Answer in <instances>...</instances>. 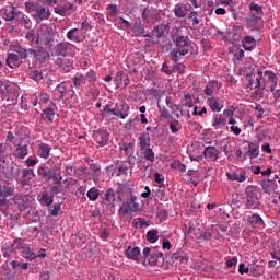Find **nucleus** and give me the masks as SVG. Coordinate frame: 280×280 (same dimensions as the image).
<instances>
[{
	"label": "nucleus",
	"instance_id": "1",
	"mask_svg": "<svg viewBox=\"0 0 280 280\" xmlns=\"http://www.w3.org/2000/svg\"><path fill=\"white\" fill-rule=\"evenodd\" d=\"M25 11L31 14L32 19L36 23H43V21H49L51 18V10L47 5L42 4L38 1L28 0L24 3Z\"/></svg>",
	"mask_w": 280,
	"mask_h": 280
},
{
	"label": "nucleus",
	"instance_id": "2",
	"mask_svg": "<svg viewBox=\"0 0 280 280\" xmlns=\"http://www.w3.org/2000/svg\"><path fill=\"white\" fill-rule=\"evenodd\" d=\"M10 51H15L23 60H27V58H35V62H39V65H45L47 62V58H49V51L47 50H36L34 48H23L21 45H11Z\"/></svg>",
	"mask_w": 280,
	"mask_h": 280
},
{
	"label": "nucleus",
	"instance_id": "3",
	"mask_svg": "<svg viewBox=\"0 0 280 280\" xmlns=\"http://www.w3.org/2000/svg\"><path fill=\"white\" fill-rule=\"evenodd\" d=\"M174 43L176 45V49L179 50L180 56H187V54H190V56H198V46L194 44L192 42H189V37L185 35H178Z\"/></svg>",
	"mask_w": 280,
	"mask_h": 280
},
{
	"label": "nucleus",
	"instance_id": "4",
	"mask_svg": "<svg viewBox=\"0 0 280 280\" xmlns=\"http://www.w3.org/2000/svg\"><path fill=\"white\" fill-rule=\"evenodd\" d=\"M245 207L246 209H259V190L255 186H247L245 190Z\"/></svg>",
	"mask_w": 280,
	"mask_h": 280
},
{
	"label": "nucleus",
	"instance_id": "5",
	"mask_svg": "<svg viewBox=\"0 0 280 280\" xmlns=\"http://www.w3.org/2000/svg\"><path fill=\"white\" fill-rule=\"evenodd\" d=\"M245 78L247 80L246 89L253 90V86H254V89H258V91L266 90V86H261V78H264L262 71H258L257 77H255V74H252V75L246 74Z\"/></svg>",
	"mask_w": 280,
	"mask_h": 280
},
{
	"label": "nucleus",
	"instance_id": "6",
	"mask_svg": "<svg viewBox=\"0 0 280 280\" xmlns=\"http://www.w3.org/2000/svg\"><path fill=\"white\" fill-rule=\"evenodd\" d=\"M12 202H14L15 207L19 211H27V207H30V195L25 194H15L11 198Z\"/></svg>",
	"mask_w": 280,
	"mask_h": 280
},
{
	"label": "nucleus",
	"instance_id": "7",
	"mask_svg": "<svg viewBox=\"0 0 280 280\" xmlns=\"http://www.w3.org/2000/svg\"><path fill=\"white\" fill-rule=\"evenodd\" d=\"M54 38H56L54 27L47 26L44 31H42V34L37 37L36 43H40L42 45H45V47H47L50 43H54Z\"/></svg>",
	"mask_w": 280,
	"mask_h": 280
},
{
	"label": "nucleus",
	"instance_id": "8",
	"mask_svg": "<svg viewBox=\"0 0 280 280\" xmlns=\"http://www.w3.org/2000/svg\"><path fill=\"white\" fill-rule=\"evenodd\" d=\"M38 176H40L44 180H58V173H56V170L49 168L45 165H42L37 170Z\"/></svg>",
	"mask_w": 280,
	"mask_h": 280
},
{
	"label": "nucleus",
	"instance_id": "9",
	"mask_svg": "<svg viewBox=\"0 0 280 280\" xmlns=\"http://www.w3.org/2000/svg\"><path fill=\"white\" fill-rule=\"evenodd\" d=\"M93 139L96 141V143H98L101 148H104V145H108L110 133L104 129H98L93 131Z\"/></svg>",
	"mask_w": 280,
	"mask_h": 280
},
{
	"label": "nucleus",
	"instance_id": "10",
	"mask_svg": "<svg viewBox=\"0 0 280 280\" xmlns=\"http://www.w3.org/2000/svg\"><path fill=\"white\" fill-rule=\"evenodd\" d=\"M139 211V203H129L128 201H125L121 203L118 215L119 218H126L128 213H137Z\"/></svg>",
	"mask_w": 280,
	"mask_h": 280
},
{
	"label": "nucleus",
	"instance_id": "11",
	"mask_svg": "<svg viewBox=\"0 0 280 280\" xmlns=\"http://www.w3.org/2000/svg\"><path fill=\"white\" fill-rule=\"evenodd\" d=\"M191 10V4L189 3H177L173 10L175 16L177 19H185V16H188L189 12Z\"/></svg>",
	"mask_w": 280,
	"mask_h": 280
},
{
	"label": "nucleus",
	"instance_id": "12",
	"mask_svg": "<svg viewBox=\"0 0 280 280\" xmlns=\"http://www.w3.org/2000/svg\"><path fill=\"white\" fill-rule=\"evenodd\" d=\"M56 67H59L60 71H63L65 73H69L73 69V60L70 58L63 57V58H57L55 60Z\"/></svg>",
	"mask_w": 280,
	"mask_h": 280
},
{
	"label": "nucleus",
	"instance_id": "13",
	"mask_svg": "<svg viewBox=\"0 0 280 280\" xmlns=\"http://www.w3.org/2000/svg\"><path fill=\"white\" fill-rule=\"evenodd\" d=\"M69 47H71V43L61 42L54 47L55 56H61L62 58H67L69 56Z\"/></svg>",
	"mask_w": 280,
	"mask_h": 280
},
{
	"label": "nucleus",
	"instance_id": "14",
	"mask_svg": "<svg viewBox=\"0 0 280 280\" xmlns=\"http://www.w3.org/2000/svg\"><path fill=\"white\" fill-rule=\"evenodd\" d=\"M203 156L207 161H218L220 158V150L215 147H206L203 150Z\"/></svg>",
	"mask_w": 280,
	"mask_h": 280
},
{
	"label": "nucleus",
	"instance_id": "15",
	"mask_svg": "<svg viewBox=\"0 0 280 280\" xmlns=\"http://www.w3.org/2000/svg\"><path fill=\"white\" fill-rule=\"evenodd\" d=\"M135 36L150 38V33L145 34V27L141 24V19L137 20L132 26Z\"/></svg>",
	"mask_w": 280,
	"mask_h": 280
},
{
	"label": "nucleus",
	"instance_id": "16",
	"mask_svg": "<svg viewBox=\"0 0 280 280\" xmlns=\"http://www.w3.org/2000/svg\"><path fill=\"white\" fill-rule=\"evenodd\" d=\"M14 22L18 25H21L22 27H24L25 30H32V20H30V16L23 13H18Z\"/></svg>",
	"mask_w": 280,
	"mask_h": 280
},
{
	"label": "nucleus",
	"instance_id": "17",
	"mask_svg": "<svg viewBox=\"0 0 280 280\" xmlns=\"http://www.w3.org/2000/svg\"><path fill=\"white\" fill-rule=\"evenodd\" d=\"M250 14H252V21L257 22L264 16V9L261 5L252 3L249 5Z\"/></svg>",
	"mask_w": 280,
	"mask_h": 280
},
{
	"label": "nucleus",
	"instance_id": "18",
	"mask_svg": "<svg viewBox=\"0 0 280 280\" xmlns=\"http://www.w3.org/2000/svg\"><path fill=\"white\" fill-rule=\"evenodd\" d=\"M248 224L252 226V229H259V226H264V219L259 213H254L250 217L247 218Z\"/></svg>",
	"mask_w": 280,
	"mask_h": 280
},
{
	"label": "nucleus",
	"instance_id": "19",
	"mask_svg": "<svg viewBox=\"0 0 280 280\" xmlns=\"http://www.w3.org/2000/svg\"><path fill=\"white\" fill-rule=\"evenodd\" d=\"M222 84L215 80L209 81L203 90L205 95H213V91H220Z\"/></svg>",
	"mask_w": 280,
	"mask_h": 280
},
{
	"label": "nucleus",
	"instance_id": "20",
	"mask_svg": "<svg viewBox=\"0 0 280 280\" xmlns=\"http://www.w3.org/2000/svg\"><path fill=\"white\" fill-rule=\"evenodd\" d=\"M14 195V188L8 183H0V198H10Z\"/></svg>",
	"mask_w": 280,
	"mask_h": 280
},
{
	"label": "nucleus",
	"instance_id": "21",
	"mask_svg": "<svg viewBox=\"0 0 280 280\" xmlns=\"http://www.w3.org/2000/svg\"><path fill=\"white\" fill-rule=\"evenodd\" d=\"M228 37L233 43H240V40H242V27L234 25L232 30L228 32Z\"/></svg>",
	"mask_w": 280,
	"mask_h": 280
},
{
	"label": "nucleus",
	"instance_id": "22",
	"mask_svg": "<svg viewBox=\"0 0 280 280\" xmlns=\"http://www.w3.org/2000/svg\"><path fill=\"white\" fill-rule=\"evenodd\" d=\"M36 176V173H34V170L32 168H24L22 171V180H21V185L23 187H25V185H30V183L32 182V178H34Z\"/></svg>",
	"mask_w": 280,
	"mask_h": 280
},
{
	"label": "nucleus",
	"instance_id": "23",
	"mask_svg": "<svg viewBox=\"0 0 280 280\" xmlns=\"http://www.w3.org/2000/svg\"><path fill=\"white\" fill-rule=\"evenodd\" d=\"M226 176L230 180H235L236 183H244V180H246L245 171L228 172Z\"/></svg>",
	"mask_w": 280,
	"mask_h": 280
},
{
	"label": "nucleus",
	"instance_id": "24",
	"mask_svg": "<svg viewBox=\"0 0 280 280\" xmlns=\"http://www.w3.org/2000/svg\"><path fill=\"white\" fill-rule=\"evenodd\" d=\"M264 75L267 78L269 84H271L269 91L271 93H275V89H277V80H278L277 79V73H275L271 70H266L264 72Z\"/></svg>",
	"mask_w": 280,
	"mask_h": 280
},
{
	"label": "nucleus",
	"instance_id": "25",
	"mask_svg": "<svg viewBox=\"0 0 280 280\" xmlns=\"http://www.w3.org/2000/svg\"><path fill=\"white\" fill-rule=\"evenodd\" d=\"M40 205L51 207L54 205V195H49L47 190L43 191L38 197Z\"/></svg>",
	"mask_w": 280,
	"mask_h": 280
},
{
	"label": "nucleus",
	"instance_id": "26",
	"mask_svg": "<svg viewBox=\"0 0 280 280\" xmlns=\"http://www.w3.org/2000/svg\"><path fill=\"white\" fill-rule=\"evenodd\" d=\"M16 8L14 7H7L1 10L2 12V18L4 21H14L16 19V15L19 13H15Z\"/></svg>",
	"mask_w": 280,
	"mask_h": 280
},
{
	"label": "nucleus",
	"instance_id": "27",
	"mask_svg": "<svg viewBox=\"0 0 280 280\" xmlns=\"http://www.w3.org/2000/svg\"><path fill=\"white\" fill-rule=\"evenodd\" d=\"M242 45L245 51H253V49L257 47V42L255 40V37L248 35L245 36L244 40L242 42Z\"/></svg>",
	"mask_w": 280,
	"mask_h": 280
},
{
	"label": "nucleus",
	"instance_id": "28",
	"mask_svg": "<svg viewBox=\"0 0 280 280\" xmlns=\"http://www.w3.org/2000/svg\"><path fill=\"white\" fill-rule=\"evenodd\" d=\"M7 65L11 69H15L16 67H21V61H19V55L14 52H9L7 56Z\"/></svg>",
	"mask_w": 280,
	"mask_h": 280
},
{
	"label": "nucleus",
	"instance_id": "29",
	"mask_svg": "<svg viewBox=\"0 0 280 280\" xmlns=\"http://www.w3.org/2000/svg\"><path fill=\"white\" fill-rule=\"evenodd\" d=\"M116 117H120V119H126L128 117V110H130V106L128 104H116Z\"/></svg>",
	"mask_w": 280,
	"mask_h": 280
},
{
	"label": "nucleus",
	"instance_id": "30",
	"mask_svg": "<svg viewBox=\"0 0 280 280\" xmlns=\"http://www.w3.org/2000/svg\"><path fill=\"white\" fill-rule=\"evenodd\" d=\"M27 154H30V149L27 148V144L19 143L15 149L16 159H25Z\"/></svg>",
	"mask_w": 280,
	"mask_h": 280
},
{
	"label": "nucleus",
	"instance_id": "31",
	"mask_svg": "<svg viewBox=\"0 0 280 280\" xmlns=\"http://www.w3.org/2000/svg\"><path fill=\"white\" fill-rule=\"evenodd\" d=\"M126 255L128 259L137 261L139 259V255H141V248L129 246L126 250Z\"/></svg>",
	"mask_w": 280,
	"mask_h": 280
},
{
	"label": "nucleus",
	"instance_id": "32",
	"mask_svg": "<svg viewBox=\"0 0 280 280\" xmlns=\"http://www.w3.org/2000/svg\"><path fill=\"white\" fill-rule=\"evenodd\" d=\"M159 259H162L163 261V253L153 249L148 259L150 266H156V264H159Z\"/></svg>",
	"mask_w": 280,
	"mask_h": 280
},
{
	"label": "nucleus",
	"instance_id": "33",
	"mask_svg": "<svg viewBox=\"0 0 280 280\" xmlns=\"http://www.w3.org/2000/svg\"><path fill=\"white\" fill-rule=\"evenodd\" d=\"M247 154H249V159H257L259 156V144L258 142H249Z\"/></svg>",
	"mask_w": 280,
	"mask_h": 280
},
{
	"label": "nucleus",
	"instance_id": "34",
	"mask_svg": "<svg viewBox=\"0 0 280 280\" xmlns=\"http://www.w3.org/2000/svg\"><path fill=\"white\" fill-rule=\"evenodd\" d=\"M208 106H210L212 113H220L222 106H220V100L215 97H210L207 100Z\"/></svg>",
	"mask_w": 280,
	"mask_h": 280
},
{
	"label": "nucleus",
	"instance_id": "35",
	"mask_svg": "<svg viewBox=\"0 0 280 280\" xmlns=\"http://www.w3.org/2000/svg\"><path fill=\"white\" fill-rule=\"evenodd\" d=\"M113 115L117 117V106L113 107V105L110 104L105 105V107L102 110V117H113Z\"/></svg>",
	"mask_w": 280,
	"mask_h": 280
},
{
	"label": "nucleus",
	"instance_id": "36",
	"mask_svg": "<svg viewBox=\"0 0 280 280\" xmlns=\"http://www.w3.org/2000/svg\"><path fill=\"white\" fill-rule=\"evenodd\" d=\"M71 10H73V4L68 3L62 7H56L55 14H59V16H67V13L71 12Z\"/></svg>",
	"mask_w": 280,
	"mask_h": 280
},
{
	"label": "nucleus",
	"instance_id": "37",
	"mask_svg": "<svg viewBox=\"0 0 280 280\" xmlns=\"http://www.w3.org/2000/svg\"><path fill=\"white\" fill-rule=\"evenodd\" d=\"M50 152H51V147L47 143H43V144L39 145L37 154L42 159H49V153Z\"/></svg>",
	"mask_w": 280,
	"mask_h": 280
},
{
	"label": "nucleus",
	"instance_id": "38",
	"mask_svg": "<svg viewBox=\"0 0 280 280\" xmlns=\"http://www.w3.org/2000/svg\"><path fill=\"white\" fill-rule=\"evenodd\" d=\"M80 32V28H71L67 33V38L69 40H74V43H82V37L78 34Z\"/></svg>",
	"mask_w": 280,
	"mask_h": 280
},
{
	"label": "nucleus",
	"instance_id": "39",
	"mask_svg": "<svg viewBox=\"0 0 280 280\" xmlns=\"http://www.w3.org/2000/svg\"><path fill=\"white\" fill-rule=\"evenodd\" d=\"M188 19L192 22V27H198V25H200V13H198V11L190 10Z\"/></svg>",
	"mask_w": 280,
	"mask_h": 280
},
{
	"label": "nucleus",
	"instance_id": "40",
	"mask_svg": "<svg viewBox=\"0 0 280 280\" xmlns=\"http://www.w3.org/2000/svg\"><path fill=\"white\" fill-rule=\"evenodd\" d=\"M115 189L114 188H108L105 191V200L106 202H109L112 207H115Z\"/></svg>",
	"mask_w": 280,
	"mask_h": 280
},
{
	"label": "nucleus",
	"instance_id": "41",
	"mask_svg": "<svg viewBox=\"0 0 280 280\" xmlns=\"http://www.w3.org/2000/svg\"><path fill=\"white\" fill-rule=\"evenodd\" d=\"M275 185V180L272 179H265L261 182V189L265 194H270L272 191V186Z\"/></svg>",
	"mask_w": 280,
	"mask_h": 280
},
{
	"label": "nucleus",
	"instance_id": "42",
	"mask_svg": "<svg viewBox=\"0 0 280 280\" xmlns=\"http://www.w3.org/2000/svg\"><path fill=\"white\" fill-rule=\"evenodd\" d=\"M22 255L25 257V259H28V261H34V259L38 257L36 254H34V249H32L30 246H26V248L22 252Z\"/></svg>",
	"mask_w": 280,
	"mask_h": 280
},
{
	"label": "nucleus",
	"instance_id": "43",
	"mask_svg": "<svg viewBox=\"0 0 280 280\" xmlns=\"http://www.w3.org/2000/svg\"><path fill=\"white\" fill-rule=\"evenodd\" d=\"M147 240L150 242V244H154L155 242H159V231L158 230H150L147 232Z\"/></svg>",
	"mask_w": 280,
	"mask_h": 280
},
{
	"label": "nucleus",
	"instance_id": "44",
	"mask_svg": "<svg viewBox=\"0 0 280 280\" xmlns=\"http://www.w3.org/2000/svg\"><path fill=\"white\" fill-rule=\"evenodd\" d=\"M72 82L75 89H80L82 84H86V77H84V74H79L72 79Z\"/></svg>",
	"mask_w": 280,
	"mask_h": 280
},
{
	"label": "nucleus",
	"instance_id": "45",
	"mask_svg": "<svg viewBox=\"0 0 280 280\" xmlns=\"http://www.w3.org/2000/svg\"><path fill=\"white\" fill-rule=\"evenodd\" d=\"M30 78L35 82H40V80H43V70L32 69L30 72Z\"/></svg>",
	"mask_w": 280,
	"mask_h": 280
},
{
	"label": "nucleus",
	"instance_id": "46",
	"mask_svg": "<svg viewBox=\"0 0 280 280\" xmlns=\"http://www.w3.org/2000/svg\"><path fill=\"white\" fill-rule=\"evenodd\" d=\"M152 35L155 36L156 40H159V38H163V36H165V27L154 26L152 30Z\"/></svg>",
	"mask_w": 280,
	"mask_h": 280
},
{
	"label": "nucleus",
	"instance_id": "47",
	"mask_svg": "<svg viewBox=\"0 0 280 280\" xmlns=\"http://www.w3.org/2000/svg\"><path fill=\"white\" fill-rule=\"evenodd\" d=\"M139 147L140 150H147L148 148H150V138H147L145 136H140L139 137Z\"/></svg>",
	"mask_w": 280,
	"mask_h": 280
},
{
	"label": "nucleus",
	"instance_id": "48",
	"mask_svg": "<svg viewBox=\"0 0 280 280\" xmlns=\"http://www.w3.org/2000/svg\"><path fill=\"white\" fill-rule=\"evenodd\" d=\"M27 245H25V243H23V240L18 238L14 241V243L11 245V247H13V250H20V253H22L23 250H25Z\"/></svg>",
	"mask_w": 280,
	"mask_h": 280
},
{
	"label": "nucleus",
	"instance_id": "49",
	"mask_svg": "<svg viewBox=\"0 0 280 280\" xmlns=\"http://www.w3.org/2000/svg\"><path fill=\"white\" fill-rule=\"evenodd\" d=\"M143 158L145 161H150V163H154V151L152 148L143 149L142 150Z\"/></svg>",
	"mask_w": 280,
	"mask_h": 280
},
{
	"label": "nucleus",
	"instance_id": "50",
	"mask_svg": "<svg viewBox=\"0 0 280 280\" xmlns=\"http://www.w3.org/2000/svg\"><path fill=\"white\" fill-rule=\"evenodd\" d=\"M8 161V147L0 143V163H5Z\"/></svg>",
	"mask_w": 280,
	"mask_h": 280
},
{
	"label": "nucleus",
	"instance_id": "51",
	"mask_svg": "<svg viewBox=\"0 0 280 280\" xmlns=\"http://www.w3.org/2000/svg\"><path fill=\"white\" fill-rule=\"evenodd\" d=\"M88 198L89 200H92V202H95L97 198H100V189L93 187L88 191Z\"/></svg>",
	"mask_w": 280,
	"mask_h": 280
},
{
	"label": "nucleus",
	"instance_id": "52",
	"mask_svg": "<svg viewBox=\"0 0 280 280\" xmlns=\"http://www.w3.org/2000/svg\"><path fill=\"white\" fill-rule=\"evenodd\" d=\"M55 185L50 187V195L60 194V185H62V177L55 179Z\"/></svg>",
	"mask_w": 280,
	"mask_h": 280
},
{
	"label": "nucleus",
	"instance_id": "53",
	"mask_svg": "<svg viewBox=\"0 0 280 280\" xmlns=\"http://www.w3.org/2000/svg\"><path fill=\"white\" fill-rule=\"evenodd\" d=\"M259 71H261V69H259L258 66L252 65L248 68H246V75L257 77V75H259Z\"/></svg>",
	"mask_w": 280,
	"mask_h": 280
},
{
	"label": "nucleus",
	"instance_id": "54",
	"mask_svg": "<svg viewBox=\"0 0 280 280\" xmlns=\"http://www.w3.org/2000/svg\"><path fill=\"white\" fill-rule=\"evenodd\" d=\"M43 113L48 121L54 122V117H56V112L54 110V108L48 107L44 109Z\"/></svg>",
	"mask_w": 280,
	"mask_h": 280
},
{
	"label": "nucleus",
	"instance_id": "55",
	"mask_svg": "<svg viewBox=\"0 0 280 280\" xmlns=\"http://www.w3.org/2000/svg\"><path fill=\"white\" fill-rule=\"evenodd\" d=\"M10 89L8 85H4V88H0V97L1 100H5L7 102L10 101Z\"/></svg>",
	"mask_w": 280,
	"mask_h": 280
},
{
	"label": "nucleus",
	"instance_id": "56",
	"mask_svg": "<svg viewBox=\"0 0 280 280\" xmlns=\"http://www.w3.org/2000/svg\"><path fill=\"white\" fill-rule=\"evenodd\" d=\"M60 205L61 203H55L52 206V209L49 208V215H50V218H57V215H59L60 210H61V206Z\"/></svg>",
	"mask_w": 280,
	"mask_h": 280
},
{
	"label": "nucleus",
	"instance_id": "57",
	"mask_svg": "<svg viewBox=\"0 0 280 280\" xmlns=\"http://www.w3.org/2000/svg\"><path fill=\"white\" fill-rule=\"evenodd\" d=\"M171 167L173 170H178L179 172H187V165L180 163V161H174L172 164H171Z\"/></svg>",
	"mask_w": 280,
	"mask_h": 280
},
{
	"label": "nucleus",
	"instance_id": "58",
	"mask_svg": "<svg viewBox=\"0 0 280 280\" xmlns=\"http://www.w3.org/2000/svg\"><path fill=\"white\" fill-rule=\"evenodd\" d=\"M170 130L173 135L180 132V122L178 120L170 122Z\"/></svg>",
	"mask_w": 280,
	"mask_h": 280
},
{
	"label": "nucleus",
	"instance_id": "59",
	"mask_svg": "<svg viewBox=\"0 0 280 280\" xmlns=\"http://www.w3.org/2000/svg\"><path fill=\"white\" fill-rule=\"evenodd\" d=\"M168 215H170V212H167V210H165V209H161L156 213V218H158V220H160V222H165V220H167Z\"/></svg>",
	"mask_w": 280,
	"mask_h": 280
},
{
	"label": "nucleus",
	"instance_id": "60",
	"mask_svg": "<svg viewBox=\"0 0 280 280\" xmlns=\"http://www.w3.org/2000/svg\"><path fill=\"white\" fill-rule=\"evenodd\" d=\"M11 266H12L13 270H19V269L27 270V262H19L16 260H13L11 262Z\"/></svg>",
	"mask_w": 280,
	"mask_h": 280
},
{
	"label": "nucleus",
	"instance_id": "61",
	"mask_svg": "<svg viewBox=\"0 0 280 280\" xmlns=\"http://www.w3.org/2000/svg\"><path fill=\"white\" fill-rule=\"evenodd\" d=\"M57 90H58V93H59V98L60 100H65V95L67 93V84L65 83H59L57 85Z\"/></svg>",
	"mask_w": 280,
	"mask_h": 280
},
{
	"label": "nucleus",
	"instance_id": "62",
	"mask_svg": "<svg viewBox=\"0 0 280 280\" xmlns=\"http://www.w3.org/2000/svg\"><path fill=\"white\" fill-rule=\"evenodd\" d=\"M221 124L222 126H226V118L222 117V115H220L219 118L218 117L213 118L212 126L214 128H218V126H220Z\"/></svg>",
	"mask_w": 280,
	"mask_h": 280
},
{
	"label": "nucleus",
	"instance_id": "63",
	"mask_svg": "<svg viewBox=\"0 0 280 280\" xmlns=\"http://www.w3.org/2000/svg\"><path fill=\"white\" fill-rule=\"evenodd\" d=\"M171 59L173 60V62H180V50L174 48L171 51Z\"/></svg>",
	"mask_w": 280,
	"mask_h": 280
},
{
	"label": "nucleus",
	"instance_id": "64",
	"mask_svg": "<svg viewBox=\"0 0 280 280\" xmlns=\"http://www.w3.org/2000/svg\"><path fill=\"white\" fill-rule=\"evenodd\" d=\"M107 10L109 12V16H117L119 14V10H117V4H108Z\"/></svg>",
	"mask_w": 280,
	"mask_h": 280
}]
</instances>
